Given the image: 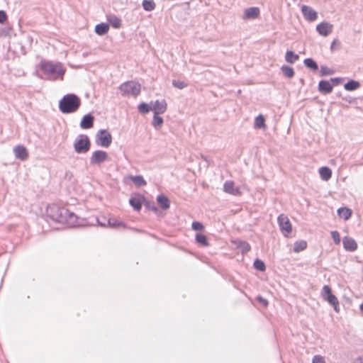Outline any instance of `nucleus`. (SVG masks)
<instances>
[{
  "label": "nucleus",
  "mask_w": 363,
  "mask_h": 363,
  "mask_svg": "<svg viewBox=\"0 0 363 363\" xmlns=\"http://www.w3.org/2000/svg\"><path fill=\"white\" fill-rule=\"evenodd\" d=\"M46 215L52 220L66 224L69 227L84 225L82 219L68 209L57 204L48 205L46 208Z\"/></svg>",
  "instance_id": "nucleus-1"
},
{
  "label": "nucleus",
  "mask_w": 363,
  "mask_h": 363,
  "mask_svg": "<svg viewBox=\"0 0 363 363\" xmlns=\"http://www.w3.org/2000/svg\"><path fill=\"white\" fill-rule=\"evenodd\" d=\"M40 67L44 74L48 76L49 79H63L65 69L62 63L51 61H42Z\"/></svg>",
  "instance_id": "nucleus-2"
},
{
  "label": "nucleus",
  "mask_w": 363,
  "mask_h": 363,
  "mask_svg": "<svg viewBox=\"0 0 363 363\" xmlns=\"http://www.w3.org/2000/svg\"><path fill=\"white\" fill-rule=\"evenodd\" d=\"M80 105V99L77 95L68 94L59 101V109L63 113H70L77 111Z\"/></svg>",
  "instance_id": "nucleus-3"
},
{
  "label": "nucleus",
  "mask_w": 363,
  "mask_h": 363,
  "mask_svg": "<svg viewBox=\"0 0 363 363\" xmlns=\"http://www.w3.org/2000/svg\"><path fill=\"white\" fill-rule=\"evenodd\" d=\"M119 89L124 96H137L140 92V84L133 82H126L121 84Z\"/></svg>",
  "instance_id": "nucleus-4"
},
{
  "label": "nucleus",
  "mask_w": 363,
  "mask_h": 363,
  "mask_svg": "<svg viewBox=\"0 0 363 363\" xmlns=\"http://www.w3.org/2000/svg\"><path fill=\"white\" fill-rule=\"evenodd\" d=\"M90 140L86 135H79L74 142V148L79 154L86 153L90 149Z\"/></svg>",
  "instance_id": "nucleus-5"
},
{
  "label": "nucleus",
  "mask_w": 363,
  "mask_h": 363,
  "mask_svg": "<svg viewBox=\"0 0 363 363\" xmlns=\"http://www.w3.org/2000/svg\"><path fill=\"white\" fill-rule=\"evenodd\" d=\"M320 295L324 301L328 302V303H330L331 306H333L334 310L336 312L339 311V310H340L339 301H338L337 297L334 294H333L332 290H331V288L330 286H328V285L323 286L322 288V290H321Z\"/></svg>",
  "instance_id": "nucleus-6"
},
{
  "label": "nucleus",
  "mask_w": 363,
  "mask_h": 363,
  "mask_svg": "<svg viewBox=\"0 0 363 363\" xmlns=\"http://www.w3.org/2000/svg\"><path fill=\"white\" fill-rule=\"evenodd\" d=\"M108 160L109 156L106 152L104 150H96L91 154L89 158V162L91 165L99 166L101 163Z\"/></svg>",
  "instance_id": "nucleus-7"
},
{
  "label": "nucleus",
  "mask_w": 363,
  "mask_h": 363,
  "mask_svg": "<svg viewBox=\"0 0 363 363\" xmlns=\"http://www.w3.org/2000/svg\"><path fill=\"white\" fill-rule=\"evenodd\" d=\"M96 143L101 147H107L112 143V136L107 130H100L96 135Z\"/></svg>",
  "instance_id": "nucleus-8"
},
{
  "label": "nucleus",
  "mask_w": 363,
  "mask_h": 363,
  "mask_svg": "<svg viewBox=\"0 0 363 363\" xmlns=\"http://www.w3.org/2000/svg\"><path fill=\"white\" fill-rule=\"evenodd\" d=\"M277 221L281 233L284 236L287 237L292 230L289 218L285 214H280L278 216Z\"/></svg>",
  "instance_id": "nucleus-9"
},
{
  "label": "nucleus",
  "mask_w": 363,
  "mask_h": 363,
  "mask_svg": "<svg viewBox=\"0 0 363 363\" xmlns=\"http://www.w3.org/2000/svg\"><path fill=\"white\" fill-rule=\"evenodd\" d=\"M317 32L322 36L326 37L333 31V25L328 22H322L316 26Z\"/></svg>",
  "instance_id": "nucleus-10"
},
{
  "label": "nucleus",
  "mask_w": 363,
  "mask_h": 363,
  "mask_svg": "<svg viewBox=\"0 0 363 363\" xmlns=\"http://www.w3.org/2000/svg\"><path fill=\"white\" fill-rule=\"evenodd\" d=\"M301 12L304 18L309 21H313L318 18L317 12L308 6H302Z\"/></svg>",
  "instance_id": "nucleus-11"
},
{
  "label": "nucleus",
  "mask_w": 363,
  "mask_h": 363,
  "mask_svg": "<svg viewBox=\"0 0 363 363\" xmlns=\"http://www.w3.org/2000/svg\"><path fill=\"white\" fill-rule=\"evenodd\" d=\"M150 108L155 114L164 113L167 109V103L164 100H157L153 104L151 103Z\"/></svg>",
  "instance_id": "nucleus-12"
},
{
  "label": "nucleus",
  "mask_w": 363,
  "mask_h": 363,
  "mask_svg": "<svg viewBox=\"0 0 363 363\" xmlns=\"http://www.w3.org/2000/svg\"><path fill=\"white\" fill-rule=\"evenodd\" d=\"M13 153L16 158L22 161L26 160L28 157V152L23 145H17L14 147Z\"/></svg>",
  "instance_id": "nucleus-13"
},
{
  "label": "nucleus",
  "mask_w": 363,
  "mask_h": 363,
  "mask_svg": "<svg viewBox=\"0 0 363 363\" xmlns=\"http://www.w3.org/2000/svg\"><path fill=\"white\" fill-rule=\"evenodd\" d=\"M223 191L233 196H240L241 194L240 189L238 187H234V182L233 181H226L224 183Z\"/></svg>",
  "instance_id": "nucleus-14"
},
{
  "label": "nucleus",
  "mask_w": 363,
  "mask_h": 363,
  "mask_svg": "<svg viewBox=\"0 0 363 363\" xmlns=\"http://www.w3.org/2000/svg\"><path fill=\"white\" fill-rule=\"evenodd\" d=\"M342 244L346 251L354 252L357 248V244L356 241L351 237H344L342 239Z\"/></svg>",
  "instance_id": "nucleus-15"
},
{
  "label": "nucleus",
  "mask_w": 363,
  "mask_h": 363,
  "mask_svg": "<svg viewBox=\"0 0 363 363\" xmlns=\"http://www.w3.org/2000/svg\"><path fill=\"white\" fill-rule=\"evenodd\" d=\"M259 16V9L257 7H250L244 11L243 19H255Z\"/></svg>",
  "instance_id": "nucleus-16"
},
{
  "label": "nucleus",
  "mask_w": 363,
  "mask_h": 363,
  "mask_svg": "<svg viewBox=\"0 0 363 363\" xmlns=\"http://www.w3.org/2000/svg\"><path fill=\"white\" fill-rule=\"evenodd\" d=\"M333 86L330 82L325 80H321L318 84L319 91L324 94L330 93L333 91Z\"/></svg>",
  "instance_id": "nucleus-17"
},
{
  "label": "nucleus",
  "mask_w": 363,
  "mask_h": 363,
  "mask_svg": "<svg viewBox=\"0 0 363 363\" xmlns=\"http://www.w3.org/2000/svg\"><path fill=\"white\" fill-rule=\"evenodd\" d=\"M94 117L90 114L85 115L80 123V127L83 129H88L93 126Z\"/></svg>",
  "instance_id": "nucleus-18"
},
{
  "label": "nucleus",
  "mask_w": 363,
  "mask_h": 363,
  "mask_svg": "<svg viewBox=\"0 0 363 363\" xmlns=\"http://www.w3.org/2000/svg\"><path fill=\"white\" fill-rule=\"evenodd\" d=\"M107 21L114 28H119L121 26V19L114 14L107 15Z\"/></svg>",
  "instance_id": "nucleus-19"
},
{
  "label": "nucleus",
  "mask_w": 363,
  "mask_h": 363,
  "mask_svg": "<svg viewBox=\"0 0 363 363\" xmlns=\"http://www.w3.org/2000/svg\"><path fill=\"white\" fill-rule=\"evenodd\" d=\"M157 201L163 210H167L169 208V201L166 196L163 194L158 195Z\"/></svg>",
  "instance_id": "nucleus-20"
},
{
  "label": "nucleus",
  "mask_w": 363,
  "mask_h": 363,
  "mask_svg": "<svg viewBox=\"0 0 363 363\" xmlns=\"http://www.w3.org/2000/svg\"><path fill=\"white\" fill-rule=\"evenodd\" d=\"M320 177L323 181H328L332 176V171L329 167H322L319 169Z\"/></svg>",
  "instance_id": "nucleus-21"
},
{
  "label": "nucleus",
  "mask_w": 363,
  "mask_h": 363,
  "mask_svg": "<svg viewBox=\"0 0 363 363\" xmlns=\"http://www.w3.org/2000/svg\"><path fill=\"white\" fill-rule=\"evenodd\" d=\"M108 30H109L108 25L106 23H104L97 24L95 26V29H94L96 33L99 35H104L106 34L108 32Z\"/></svg>",
  "instance_id": "nucleus-22"
},
{
  "label": "nucleus",
  "mask_w": 363,
  "mask_h": 363,
  "mask_svg": "<svg viewBox=\"0 0 363 363\" xmlns=\"http://www.w3.org/2000/svg\"><path fill=\"white\" fill-rule=\"evenodd\" d=\"M128 178L135 184L138 187L144 186L147 184L146 181L141 175L129 176Z\"/></svg>",
  "instance_id": "nucleus-23"
},
{
  "label": "nucleus",
  "mask_w": 363,
  "mask_h": 363,
  "mask_svg": "<svg viewBox=\"0 0 363 363\" xmlns=\"http://www.w3.org/2000/svg\"><path fill=\"white\" fill-rule=\"evenodd\" d=\"M337 214L340 218H344L346 220L350 218L352 215V211L346 207L340 208L337 210Z\"/></svg>",
  "instance_id": "nucleus-24"
},
{
  "label": "nucleus",
  "mask_w": 363,
  "mask_h": 363,
  "mask_svg": "<svg viewBox=\"0 0 363 363\" xmlns=\"http://www.w3.org/2000/svg\"><path fill=\"white\" fill-rule=\"evenodd\" d=\"M299 59V56L291 50H288L285 55V60L288 63L294 64Z\"/></svg>",
  "instance_id": "nucleus-25"
},
{
  "label": "nucleus",
  "mask_w": 363,
  "mask_h": 363,
  "mask_svg": "<svg viewBox=\"0 0 363 363\" xmlns=\"http://www.w3.org/2000/svg\"><path fill=\"white\" fill-rule=\"evenodd\" d=\"M359 86V82L354 80H350L344 85V87L347 91H354Z\"/></svg>",
  "instance_id": "nucleus-26"
},
{
  "label": "nucleus",
  "mask_w": 363,
  "mask_h": 363,
  "mask_svg": "<svg viewBox=\"0 0 363 363\" xmlns=\"http://www.w3.org/2000/svg\"><path fill=\"white\" fill-rule=\"evenodd\" d=\"M307 247V242L305 240L296 241L294 245V251L295 252H300Z\"/></svg>",
  "instance_id": "nucleus-27"
},
{
  "label": "nucleus",
  "mask_w": 363,
  "mask_h": 363,
  "mask_svg": "<svg viewBox=\"0 0 363 363\" xmlns=\"http://www.w3.org/2000/svg\"><path fill=\"white\" fill-rule=\"evenodd\" d=\"M303 63L306 67L313 71H316L318 69L317 63L311 58L305 59Z\"/></svg>",
  "instance_id": "nucleus-28"
},
{
  "label": "nucleus",
  "mask_w": 363,
  "mask_h": 363,
  "mask_svg": "<svg viewBox=\"0 0 363 363\" xmlns=\"http://www.w3.org/2000/svg\"><path fill=\"white\" fill-rule=\"evenodd\" d=\"M281 69L286 77L292 78L294 75V71L292 67H290L286 65H283L281 67Z\"/></svg>",
  "instance_id": "nucleus-29"
},
{
  "label": "nucleus",
  "mask_w": 363,
  "mask_h": 363,
  "mask_svg": "<svg viewBox=\"0 0 363 363\" xmlns=\"http://www.w3.org/2000/svg\"><path fill=\"white\" fill-rule=\"evenodd\" d=\"M130 206L137 211H139L142 208L140 200L138 198H131L129 200Z\"/></svg>",
  "instance_id": "nucleus-30"
},
{
  "label": "nucleus",
  "mask_w": 363,
  "mask_h": 363,
  "mask_svg": "<svg viewBox=\"0 0 363 363\" xmlns=\"http://www.w3.org/2000/svg\"><path fill=\"white\" fill-rule=\"evenodd\" d=\"M143 6L145 11H152L155 7V4L152 0H144L143 1Z\"/></svg>",
  "instance_id": "nucleus-31"
},
{
  "label": "nucleus",
  "mask_w": 363,
  "mask_h": 363,
  "mask_svg": "<svg viewBox=\"0 0 363 363\" xmlns=\"http://www.w3.org/2000/svg\"><path fill=\"white\" fill-rule=\"evenodd\" d=\"M264 122H265V120H264V116L262 115H259L258 116L256 117L255 121V128H264L265 125Z\"/></svg>",
  "instance_id": "nucleus-32"
},
{
  "label": "nucleus",
  "mask_w": 363,
  "mask_h": 363,
  "mask_svg": "<svg viewBox=\"0 0 363 363\" xmlns=\"http://www.w3.org/2000/svg\"><path fill=\"white\" fill-rule=\"evenodd\" d=\"M159 114L154 115L153 120H152V125L155 128H159L161 127V125L163 123V119L162 117L158 116Z\"/></svg>",
  "instance_id": "nucleus-33"
},
{
  "label": "nucleus",
  "mask_w": 363,
  "mask_h": 363,
  "mask_svg": "<svg viewBox=\"0 0 363 363\" xmlns=\"http://www.w3.org/2000/svg\"><path fill=\"white\" fill-rule=\"evenodd\" d=\"M196 242L202 246H207L208 245L207 238L204 235L197 234L196 235Z\"/></svg>",
  "instance_id": "nucleus-34"
},
{
  "label": "nucleus",
  "mask_w": 363,
  "mask_h": 363,
  "mask_svg": "<svg viewBox=\"0 0 363 363\" xmlns=\"http://www.w3.org/2000/svg\"><path fill=\"white\" fill-rule=\"evenodd\" d=\"M108 223L112 228H125L124 223L113 219H109Z\"/></svg>",
  "instance_id": "nucleus-35"
},
{
  "label": "nucleus",
  "mask_w": 363,
  "mask_h": 363,
  "mask_svg": "<svg viewBox=\"0 0 363 363\" xmlns=\"http://www.w3.org/2000/svg\"><path fill=\"white\" fill-rule=\"evenodd\" d=\"M254 267L256 269L260 271V272H263L265 270V264L264 263L260 260V259H255V262H254Z\"/></svg>",
  "instance_id": "nucleus-36"
},
{
  "label": "nucleus",
  "mask_w": 363,
  "mask_h": 363,
  "mask_svg": "<svg viewBox=\"0 0 363 363\" xmlns=\"http://www.w3.org/2000/svg\"><path fill=\"white\" fill-rule=\"evenodd\" d=\"M320 72L321 76H327L333 74L334 73V71L332 69L328 67L327 66H321Z\"/></svg>",
  "instance_id": "nucleus-37"
},
{
  "label": "nucleus",
  "mask_w": 363,
  "mask_h": 363,
  "mask_svg": "<svg viewBox=\"0 0 363 363\" xmlns=\"http://www.w3.org/2000/svg\"><path fill=\"white\" fill-rule=\"evenodd\" d=\"M150 107L151 104L148 105L145 103H142L138 106V110L141 113H147L151 110Z\"/></svg>",
  "instance_id": "nucleus-38"
},
{
  "label": "nucleus",
  "mask_w": 363,
  "mask_h": 363,
  "mask_svg": "<svg viewBox=\"0 0 363 363\" xmlns=\"http://www.w3.org/2000/svg\"><path fill=\"white\" fill-rule=\"evenodd\" d=\"M330 234L334 240V242L337 245L340 244V233L336 230H333V231H331Z\"/></svg>",
  "instance_id": "nucleus-39"
},
{
  "label": "nucleus",
  "mask_w": 363,
  "mask_h": 363,
  "mask_svg": "<svg viewBox=\"0 0 363 363\" xmlns=\"http://www.w3.org/2000/svg\"><path fill=\"white\" fill-rule=\"evenodd\" d=\"M191 226H192L193 230H197V231L202 230L203 228V224L201 223L197 222V221L193 222Z\"/></svg>",
  "instance_id": "nucleus-40"
},
{
  "label": "nucleus",
  "mask_w": 363,
  "mask_h": 363,
  "mask_svg": "<svg viewBox=\"0 0 363 363\" xmlns=\"http://www.w3.org/2000/svg\"><path fill=\"white\" fill-rule=\"evenodd\" d=\"M172 84L174 86L180 89L184 88L186 86V84L184 82L178 80H173Z\"/></svg>",
  "instance_id": "nucleus-41"
},
{
  "label": "nucleus",
  "mask_w": 363,
  "mask_h": 363,
  "mask_svg": "<svg viewBox=\"0 0 363 363\" xmlns=\"http://www.w3.org/2000/svg\"><path fill=\"white\" fill-rule=\"evenodd\" d=\"M312 363H325V360L323 357L315 355L313 358Z\"/></svg>",
  "instance_id": "nucleus-42"
},
{
  "label": "nucleus",
  "mask_w": 363,
  "mask_h": 363,
  "mask_svg": "<svg viewBox=\"0 0 363 363\" xmlns=\"http://www.w3.org/2000/svg\"><path fill=\"white\" fill-rule=\"evenodd\" d=\"M7 19L6 13L4 11L0 10V23H4Z\"/></svg>",
  "instance_id": "nucleus-43"
},
{
  "label": "nucleus",
  "mask_w": 363,
  "mask_h": 363,
  "mask_svg": "<svg viewBox=\"0 0 363 363\" xmlns=\"http://www.w3.org/2000/svg\"><path fill=\"white\" fill-rule=\"evenodd\" d=\"M257 300L264 306H267L268 305V301L265 298H262V296H258Z\"/></svg>",
  "instance_id": "nucleus-44"
},
{
  "label": "nucleus",
  "mask_w": 363,
  "mask_h": 363,
  "mask_svg": "<svg viewBox=\"0 0 363 363\" xmlns=\"http://www.w3.org/2000/svg\"><path fill=\"white\" fill-rule=\"evenodd\" d=\"M242 250L245 252H248L250 250V245L247 242H243L242 243Z\"/></svg>",
  "instance_id": "nucleus-45"
},
{
  "label": "nucleus",
  "mask_w": 363,
  "mask_h": 363,
  "mask_svg": "<svg viewBox=\"0 0 363 363\" xmlns=\"http://www.w3.org/2000/svg\"><path fill=\"white\" fill-rule=\"evenodd\" d=\"M330 80L335 83V84H337L340 82V79L335 77V78H331Z\"/></svg>",
  "instance_id": "nucleus-46"
},
{
  "label": "nucleus",
  "mask_w": 363,
  "mask_h": 363,
  "mask_svg": "<svg viewBox=\"0 0 363 363\" xmlns=\"http://www.w3.org/2000/svg\"><path fill=\"white\" fill-rule=\"evenodd\" d=\"M354 363H363V357H359L355 359Z\"/></svg>",
  "instance_id": "nucleus-47"
},
{
  "label": "nucleus",
  "mask_w": 363,
  "mask_h": 363,
  "mask_svg": "<svg viewBox=\"0 0 363 363\" xmlns=\"http://www.w3.org/2000/svg\"><path fill=\"white\" fill-rule=\"evenodd\" d=\"M335 43H336V40H333V43H331V45H330V50H333Z\"/></svg>",
  "instance_id": "nucleus-48"
},
{
  "label": "nucleus",
  "mask_w": 363,
  "mask_h": 363,
  "mask_svg": "<svg viewBox=\"0 0 363 363\" xmlns=\"http://www.w3.org/2000/svg\"><path fill=\"white\" fill-rule=\"evenodd\" d=\"M152 211H155V212H157L158 211V209L156 206H152L150 208Z\"/></svg>",
  "instance_id": "nucleus-49"
},
{
  "label": "nucleus",
  "mask_w": 363,
  "mask_h": 363,
  "mask_svg": "<svg viewBox=\"0 0 363 363\" xmlns=\"http://www.w3.org/2000/svg\"><path fill=\"white\" fill-rule=\"evenodd\" d=\"M359 309H360L362 314L363 315V303L360 304Z\"/></svg>",
  "instance_id": "nucleus-50"
}]
</instances>
